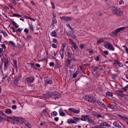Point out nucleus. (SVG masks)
Here are the masks:
<instances>
[{
	"instance_id": "nucleus-12",
	"label": "nucleus",
	"mask_w": 128,
	"mask_h": 128,
	"mask_svg": "<svg viewBox=\"0 0 128 128\" xmlns=\"http://www.w3.org/2000/svg\"><path fill=\"white\" fill-rule=\"evenodd\" d=\"M60 20H64L65 22H70L72 20V18L70 16H63L60 18Z\"/></svg>"
},
{
	"instance_id": "nucleus-10",
	"label": "nucleus",
	"mask_w": 128,
	"mask_h": 128,
	"mask_svg": "<svg viewBox=\"0 0 128 128\" xmlns=\"http://www.w3.org/2000/svg\"><path fill=\"white\" fill-rule=\"evenodd\" d=\"M106 126L107 128H110V125L108 124L106 122H102V123L98 126L100 128H106Z\"/></svg>"
},
{
	"instance_id": "nucleus-2",
	"label": "nucleus",
	"mask_w": 128,
	"mask_h": 128,
	"mask_svg": "<svg viewBox=\"0 0 128 128\" xmlns=\"http://www.w3.org/2000/svg\"><path fill=\"white\" fill-rule=\"evenodd\" d=\"M112 12L113 14H115V16H122V14L124 12L120 9L116 7L115 6H112Z\"/></svg>"
},
{
	"instance_id": "nucleus-60",
	"label": "nucleus",
	"mask_w": 128,
	"mask_h": 128,
	"mask_svg": "<svg viewBox=\"0 0 128 128\" xmlns=\"http://www.w3.org/2000/svg\"><path fill=\"white\" fill-rule=\"evenodd\" d=\"M52 46L53 48H56V44H52Z\"/></svg>"
},
{
	"instance_id": "nucleus-52",
	"label": "nucleus",
	"mask_w": 128,
	"mask_h": 128,
	"mask_svg": "<svg viewBox=\"0 0 128 128\" xmlns=\"http://www.w3.org/2000/svg\"><path fill=\"white\" fill-rule=\"evenodd\" d=\"M53 42H54V44H58V40L56 38L53 39Z\"/></svg>"
},
{
	"instance_id": "nucleus-53",
	"label": "nucleus",
	"mask_w": 128,
	"mask_h": 128,
	"mask_svg": "<svg viewBox=\"0 0 128 128\" xmlns=\"http://www.w3.org/2000/svg\"><path fill=\"white\" fill-rule=\"evenodd\" d=\"M50 28H54V24H52V23H51Z\"/></svg>"
},
{
	"instance_id": "nucleus-45",
	"label": "nucleus",
	"mask_w": 128,
	"mask_h": 128,
	"mask_svg": "<svg viewBox=\"0 0 128 128\" xmlns=\"http://www.w3.org/2000/svg\"><path fill=\"white\" fill-rule=\"evenodd\" d=\"M96 72H98V70L96 69V68H94L93 69L92 73L93 74H96Z\"/></svg>"
},
{
	"instance_id": "nucleus-39",
	"label": "nucleus",
	"mask_w": 128,
	"mask_h": 128,
	"mask_svg": "<svg viewBox=\"0 0 128 128\" xmlns=\"http://www.w3.org/2000/svg\"><path fill=\"white\" fill-rule=\"evenodd\" d=\"M97 103L99 104V106H104V104L100 101H98Z\"/></svg>"
},
{
	"instance_id": "nucleus-24",
	"label": "nucleus",
	"mask_w": 128,
	"mask_h": 128,
	"mask_svg": "<svg viewBox=\"0 0 128 128\" xmlns=\"http://www.w3.org/2000/svg\"><path fill=\"white\" fill-rule=\"evenodd\" d=\"M46 82L47 84H52V80L50 78H47L46 79Z\"/></svg>"
},
{
	"instance_id": "nucleus-9",
	"label": "nucleus",
	"mask_w": 128,
	"mask_h": 128,
	"mask_svg": "<svg viewBox=\"0 0 128 128\" xmlns=\"http://www.w3.org/2000/svg\"><path fill=\"white\" fill-rule=\"evenodd\" d=\"M85 100L88 102H94V96H85Z\"/></svg>"
},
{
	"instance_id": "nucleus-61",
	"label": "nucleus",
	"mask_w": 128,
	"mask_h": 128,
	"mask_svg": "<svg viewBox=\"0 0 128 128\" xmlns=\"http://www.w3.org/2000/svg\"><path fill=\"white\" fill-rule=\"evenodd\" d=\"M54 120L55 122H58V117L54 118Z\"/></svg>"
},
{
	"instance_id": "nucleus-56",
	"label": "nucleus",
	"mask_w": 128,
	"mask_h": 128,
	"mask_svg": "<svg viewBox=\"0 0 128 128\" xmlns=\"http://www.w3.org/2000/svg\"><path fill=\"white\" fill-rule=\"evenodd\" d=\"M51 4L52 6V8H53V10H54V8H55L54 4V3H52V2H51Z\"/></svg>"
},
{
	"instance_id": "nucleus-1",
	"label": "nucleus",
	"mask_w": 128,
	"mask_h": 128,
	"mask_svg": "<svg viewBox=\"0 0 128 128\" xmlns=\"http://www.w3.org/2000/svg\"><path fill=\"white\" fill-rule=\"evenodd\" d=\"M47 98H53L54 100H58L60 96V94L58 92H49L46 94Z\"/></svg>"
},
{
	"instance_id": "nucleus-4",
	"label": "nucleus",
	"mask_w": 128,
	"mask_h": 128,
	"mask_svg": "<svg viewBox=\"0 0 128 128\" xmlns=\"http://www.w3.org/2000/svg\"><path fill=\"white\" fill-rule=\"evenodd\" d=\"M104 46L105 48H106V50H112V52L114 50V45L108 42H105L104 44Z\"/></svg>"
},
{
	"instance_id": "nucleus-46",
	"label": "nucleus",
	"mask_w": 128,
	"mask_h": 128,
	"mask_svg": "<svg viewBox=\"0 0 128 128\" xmlns=\"http://www.w3.org/2000/svg\"><path fill=\"white\" fill-rule=\"evenodd\" d=\"M4 120V118L1 116H0V122H2Z\"/></svg>"
},
{
	"instance_id": "nucleus-3",
	"label": "nucleus",
	"mask_w": 128,
	"mask_h": 128,
	"mask_svg": "<svg viewBox=\"0 0 128 128\" xmlns=\"http://www.w3.org/2000/svg\"><path fill=\"white\" fill-rule=\"evenodd\" d=\"M81 120H82L83 122H86V120L88 122H89V124L94 123V120L92 118H90L88 115H82L81 117Z\"/></svg>"
},
{
	"instance_id": "nucleus-50",
	"label": "nucleus",
	"mask_w": 128,
	"mask_h": 128,
	"mask_svg": "<svg viewBox=\"0 0 128 128\" xmlns=\"http://www.w3.org/2000/svg\"><path fill=\"white\" fill-rule=\"evenodd\" d=\"M84 48V44H81L80 45V50H82V48Z\"/></svg>"
},
{
	"instance_id": "nucleus-43",
	"label": "nucleus",
	"mask_w": 128,
	"mask_h": 128,
	"mask_svg": "<svg viewBox=\"0 0 128 128\" xmlns=\"http://www.w3.org/2000/svg\"><path fill=\"white\" fill-rule=\"evenodd\" d=\"M8 78V76H3L2 78V82H4V80H6V78Z\"/></svg>"
},
{
	"instance_id": "nucleus-44",
	"label": "nucleus",
	"mask_w": 128,
	"mask_h": 128,
	"mask_svg": "<svg viewBox=\"0 0 128 128\" xmlns=\"http://www.w3.org/2000/svg\"><path fill=\"white\" fill-rule=\"evenodd\" d=\"M128 85H127L124 88H122V90H124L126 91L128 90Z\"/></svg>"
},
{
	"instance_id": "nucleus-23",
	"label": "nucleus",
	"mask_w": 128,
	"mask_h": 128,
	"mask_svg": "<svg viewBox=\"0 0 128 128\" xmlns=\"http://www.w3.org/2000/svg\"><path fill=\"white\" fill-rule=\"evenodd\" d=\"M104 42V38H102L97 41L96 44H102Z\"/></svg>"
},
{
	"instance_id": "nucleus-14",
	"label": "nucleus",
	"mask_w": 128,
	"mask_h": 128,
	"mask_svg": "<svg viewBox=\"0 0 128 128\" xmlns=\"http://www.w3.org/2000/svg\"><path fill=\"white\" fill-rule=\"evenodd\" d=\"M108 108L112 110H118V106L116 104H109Z\"/></svg>"
},
{
	"instance_id": "nucleus-28",
	"label": "nucleus",
	"mask_w": 128,
	"mask_h": 128,
	"mask_svg": "<svg viewBox=\"0 0 128 128\" xmlns=\"http://www.w3.org/2000/svg\"><path fill=\"white\" fill-rule=\"evenodd\" d=\"M73 118L76 122H79V120H82V118H78V117H73Z\"/></svg>"
},
{
	"instance_id": "nucleus-7",
	"label": "nucleus",
	"mask_w": 128,
	"mask_h": 128,
	"mask_svg": "<svg viewBox=\"0 0 128 128\" xmlns=\"http://www.w3.org/2000/svg\"><path fill=\"white\" fill-rule=\"evenodd\" d=\"M62 48L60 51V54L62 58H64V48L66 46V43L64 42L62 44Z\"/></svg>"
},
{
	"instance_id": "nucleus-18",
	"label": "nucleus",
	"mask_w": 128,
	"mask_h": 128,
	"mask_svg": "<svg viewBox=\"0 0 128 128\" xmlns=\"http://www.w3.org/2000/svg\"><path fill=\"white\" fill-rule=\"evenodd\" d=\"M114 126L116 128H122V126L120 125H119L118 122H114L113 124Z\"/></svg>"
},
{
	"instance_id": "nucleus-13",
	"label": "nucleus",
	"mask_w": 128,
	"mask_h": 128,
	"mask_svg": "<svg viewBox=\"0 0 128 128\" xmlns=\"http://www.w3.org/2000/svg\"><path fill=\"white\" fill-rule=\"evenodd\" d=\"M69 112H73V114H78L80 112V110H75L74 108H68Z\"/></svg>"
},
{
	"instance_id": "nucleus-31",
	"label": "nucleus",
	"mask_w": 128,
	"mask_h": 128,
	"mask_svg": "<svg viewBox=\"0 0 128 128\" xmlns=\"http://www.w3.org/2000/svg\"><path fill=\"white\" fill-rule=\"evenodd\" d=\"M25 17L27 18H28L30 20H32V22H35L36 21V19L34 18H32V17L26 16H25Z\"/></svg>"
},
{
	"instance_id": "nucleus-54",
	"label": "nucleus",
	"mask_w": 128,
	"mask_h": 128,
	"mask_svg": "<svg viewBox=\"0 0 128 128\" xmlns=\"http://www.w3.org/2000/svg\"><path fill=\"white\" fill-rule=\"evenodd\" d=\"M30 28L32 32H34V26L32 25H30Z\"/></svg>"
},
{
	"instance_id": "nucleus-16",
	"label": "nucleus",
	"mask_w": 128,
	"mask_h": 128,
	"mask_svg": "<svg viewBox=\"0 0 128 128\" xmlns=\"http://www.w3.org/2000/svg\"><path fill=\"white\" fill-rule=\"evenodd\" d=\"M70 72H76V66H72L70 68Z\"/></svg>"
},
{
	"instance_id": "nucleus-63",
	"label": "nucleus",
	"mask_w": 128,
	"mask_h": 128,
	"mask_svg": "<svg viewBox=\"0 0 128 128\" xmlns=\"http://www.w3.org/2000/svg\"><path fill=\"white\" fill-rule=\"evenodd\" d=\"M24 32H26V34H28V30L25 28Z\"/></svg>"
},
{
	"instance_id": "nucleus-30",
	"label": "nucleus",
	"mask_w": 128,
	"mask_h": 128,
	"mask_svg": "<svg viewBox=\"0 0 128 128\" xmlns=\"http://www.w3.org/2000/svg\"><path fill=\"white\" fill-rule=\"evenodd\" d=\"M0 32L1 34H4V36H8V34L6 33V32L2 30H0Z\"/></svg>"
},
{
	"instance_id": "nucleus-5",
	"label": "nucleus",
	"mask_w": 128,
	"mask_h": 128,
	"mask_svg": "<svg viewBox=\"0 0 128 128\" xmlns=\"http://www.w3.org/2000/svg\"><path fill=\"white\" fill-rule=\"evenodd\" d=\"M126 28H128V26L121 27L120 28H118L116 30H115L114 31L112 32V34H114V36H116L120 32H122V30H124Z\"/></svg>"
},
{
	"instance_id": "nucleus-42",
	"label": "nucleus",
	"mask_w": 128,
	"mask_h": 128,
	"mask_svg": "<svg viewBox=\"0 0 128 128\" xmlns=\"http://www.w3.org/2000/svg\"><path fill=\"white\" fill-rule=\"evenodd\" d=\"M95 118H102V115L101 114H96V115H95Z\"/></svg>"
},
{
	"instance_id": "nucleus-25",
	"label": "nucleus",
	"mask_w": 128,
	"mask_h": 128,
	"mask_svg": "<svg viewBox=\"0 0 128 128\" xmlns=\"http://www.w3.org/2000/svg\"><path fill=\"white\" fill-rule=\"evenodd\" d=\"M59 114L60 116H66V114L62 110H59Z\"/></svg>"
},
{
	"instance_id": "nucleus-51",
	"label": "nucleus",
	"mask_w": 128,
	"mask_h": 128,
	"mask_svg": "<svg viewBox=\"0 0 128 128\" xmlns=\"http://www.w3.org/2000/svg\"><path fill=\"white\" fill-rule=\"evenodd\" d=\"M13 64L15 66H16V64H18V62H16V60H14Z\"/></svg>"
},
{
	"instance_id": "nucleus-64",
	"label": "nucleus",
	"mask_w": 128,
	"mask_h": 128,
	"mask_svg": "<svg viewBox=\"0 0 128 128\" xmlns=\"http://www.w3.org/2000/svg\"><path fill=\"white\" fill-rule=\"evenodd\" d=\"M27 38H28V40H30V38H32V36H30V35H28Z\"/></svg>"
},
{
	"instance_id": "nucleus-8",
	"label": "nucleus",
	"mask_w": 128,
	"mask_h": 128,
	"mask_svg": "<svg viewBox=\"0 0 128 128\" xmlns=\"http://www.w3.org/2000/svg\"><path fill=\"white\" fill-rule=\"evenodd\" d=\"M25 82L26 84H32L34 82V77L33 76H30L26 78Z\"/></svg>"
},
{
	"instance_id": "nucleus-35",
	"label": "nucleus",
	"mask_w": 128,
	"mask_h": 128,
	"mask_svg": "<svg viewBox=\"0 0 128 128\" xmlns=\"http://www.w3.org/2000/svg\"><path fill=\"white\" fill-rule=\"evenodd\" d=\"M95 68L97 70H102V68L101 66H98L97 67H95Z\"/></svg>"
},
{
	"instance_id": "nucleus-27",
	"label": "nucleus",
	"mask_w": 128,
	"mask_h": 128,
	"mask_svg": "<svg viewBox=\"0 0 128 128\" xmlns=\"http://www.w3.org/2000/svg\"><path fill=\"white\" fill-rule=\"evenodd\" d=\"M118 116L119 118H124V120H128V117H126L124 116L118 114Z\"/></svg>"
},
{
	"instance_id": "nucleus-48",
	"label": "nucleus",
	"mask_w": 128,
	"mask_h": 128,
	"mask_svg": "<svg viewBox=\"0 0 128 128\" xmlns=\"http://www.w3.org/2000/svg\"><path fill=\"white\" fill-rule=\"evenodd\" d=\"M103 52L104 54H106V56H108V52L107 50H104Z\"/></svg>"
},
{
	"instance_id": "nucleus-57",
	"label": "nucleus",
	"mask_w": 128,
	"mask_h": 128,
	"mask_svg": "<svg viewBox=\"0 0 128 128\" xmlns=\"http://www.w3.org/2000/svg\"><path fill=\"white\" fill-rule=\"evenodd\" d=\"M10 29L12 30L13 32H16V30H14V27H10Z\"/></svg>"
},
{
	"instance_id": "nucleus-62",
	"label": "nucleus",
	"mask_w": 128,
	"mask_h": 128,
	"mask_svg": "<svg viewBox=\"0 0 128 128\" xmlns=\"http://www.w3.org/2000/svg\"><path fill=\"white\" fill-rule=\"evenodd\" d=\"M30 4H32L33 6H36V4H34V2L32 0L30 2Z\"/></svg>"
},
{
	"instance_id": "nucleus-17",
	"label": "nucleus",
	"mask_w": 128,
	"mask_h": 128,
	"mask_svg": "<svg viewBox=\"0 0 128 128\" xmlns=\"http://www.w3.org/2000/svg\"><path fill=\"white\" fill-rule=\"evenodd\" d=\"M50 36H52L56 38L58 34H56V30H54L52 32H51Z\"/></svg>"
},
{
	"instance_id": "nucleus-38",
	"label": "nucleus",
	"mask_w": 128,
	"mask_h": 128,
	"mask_svg": "<svg viewBox=\"0 0 128 128\" xmlns=\"http://www.w3.org/2000/svg\"><path fill=\"white\" fill-rule=\"evenodd\" d=\"M12 24L13 26H16V28H18V24H16V22L12 21Z\"/></svg>"
},
{
	"instance_id": "nucleus-20",
	"label": "nucleus",
	"mask_w": 128,
	"mask_h": 128,
	"mask_svg": "<svg viewBox=\"0 0 128 128\" xmlns=\"http://www.w3.org/2000/svg\"><path fill=\"white\" fill-rule=\"evenodd\" d=\"M68 124H76V122L74 121V120L70 118L68 120Z\"/></svg>"
},
{
	"instance_id": "nucleus-21",
	"label": "nucleus",
	"mask_w": 128,
	"mask_h": 128,
	"mask_svg": "<svg viewBox=\"0 0 128 128\" xmlns=\"http://www.w3.org/2000/svg\"><path fill=\"white\" fill-rule=\"evenodd\" d=\"M68 57L69 58H74V56H73L70 50H68Z\"/></svg>"
},
{
	"instance_id": "nucleus-36",
	"label": "nucleus",
	"mask_w": 128,
	"mask_h": 128,
	"mask_svg": "<svg viewBox=\"0 0 128 128\" xmlns=\"http://www.w3.org/2000/svg\"><path fill=\"white\" fill-rule=\"evenodd\" d=\"M122 46L125 49V52H126V54H128V46Z\"/></svg>"
},
{
	"instance_id": "nucleus-32",
	"label": "nucleus",
	"mask_w": 128,
	"mask_h": 128,
	"mask_svg": "<svg viewBox=\"0 0 128 128\" xmlns=\"http://www.w3.org/2000/svg\"><path fill=\"white\" fill-rule=\"evenodd\" d=\"M106 96H112V93L110 92H107Z\"/></svg>"
},
{
	"instance_id": "nucleus-29",
	"label": "nucleus",
	"mask_w": 128,
	"mask_h": 128,
	"mask_svg": "<svg viewBox=\"0 0 128 128\" xmlns=\"http://www.w3.org/2000/svg\"><path fill=\"white\" fill-rule=\"evenodd\" d=\"M52 116H58V112L56 111H54L51 113Z\"/></svg>"
},
{
	"instance_id": "nucleus-58",
	"label": "nucleus",
	"mask_w": 128,
	"mask_h": 128,
	"mask_svg": "<svg viewBox=\"0 0 128 128\" xmlns=\"http://www.w3.org/2000/svg\"><path fill=\"white\" fill-rule=\"evenodd\" d=\"M124 4V0H120L119 2V4Z\"/></svg>"
},
{
	"instance_id": "nucleus-55",
	"label": "nucleus",
	"mask_w": 128,
	"mask_h": 128,
	"mask_svg": "<svg viewBox=\"0 0 128 128\" xmlns=\"http://www.w3.org/2000/svg\"><path fill=\"white\" fill-rule=\"evenodd\" d=\"M12 110H16V105H14L12 106Z\"/></svg>"
},
{
	"instance_id": "nucleus-40",
	"label": "nucleus",
	"mask_w": 128,
	"mask_h": 128,
	"mask_svg": "<svg viewBox=\"0 0 128 128\" xmlns=\"http://www.w3.org/2000/svg\"><path fill=\"white\" fill-rule=\"evenodd\" d=\"M31 67L32 68H34L35 70H36V68L35 66H34V63H30V64Z\"/></svg>"
},
{
	"instance_id": "nucleus-26",
	"label": "nucleus",
	"mask_w": 128,
	"mask_h": 128,
	"mask_svg": "<svg viewBox=\"0 0 128 128\" xmlns=\"http://www.w3.org/2000/svg\"><path fill=\"white\" fill-rule=\"evenodd\" d=\"M24 124L28 128H32V125H30L28 122H25Z\"/></svg>"
},
{
	"instance_id": "nucleus-22",
	"label": "nucleus",
	"mask_w": 128,
	"mask_h": 128,
	"mask_svg": "<svg viewBox=\"0 0 128 128\" xmlns=\"http://www.w3.org/2000/svg\"><path fill=\"white\" fill-rule=\"evenodd\" d=\"M6 114H12V110L10 109H6L5 111Z\"/></svg>"
},
{
	"instance_id": "nucleus-6",
	"label": "nucleus",
	"mask_w": 128,
	"mask_h": 128,
	"mask_svg": "<svg viewBox=\"0 0 128 128\" xmlns=\"http://www.w3.org/2000/svg\"><path fill=\"white\" fill-rule=\"evenodd\" d=\"M2 62H4V68L7 70L8 67V59L6 58V57H3L2 59Z\"/></svg>"
},
{
	"instance_id": "nucleus-59",
	"label": "nucleus",
	"mask_w": 128,
	"mask_h": 128,
	"mask_svg": "<svg viewBox=\"0 0 128 128\" xmlns=\"http://www.w3.org/2000/svg\"><path fill=\"white\" fill-rule=\"evenodd\" d=\"M1 46H2V48H4V50L5 48H6V45L4 44H2Z\"/></svg>"
},
{
	"instance_id": "nucleus-41",
	"label": "nucleus",
	"mask_w": 128,
	"mask_h": 128,
	"mask_svg": "<svg viewBox=\"0 0 128 128\" xmlns=\"http://www.w3.org/2000/svg\"><path fill=\"white\" fill-rule=\"evenodd\" d=\"M9 44H11V46H16V44H14V42L12 41H10Z\"/></svg>"
},
{
	"instance_id": "nucleus-33",
	"label": "nucleus",
	"mask_w": 128,
	"mask_h": 128,
	"mask_svg": "<svg viewBox=\"0 0 128 128\" xmlns=\"http://www.w3.org/2000/svg\"><path fill=\"white\" fill-rule=\"evenodd\" d=\"M56 22H56V18H53L51 24H56Z\"/></svg>"
},
{
	"instance_id": "nucleus-15",
	"label": "nucleus",
	"mask_w": 128,
	"mask_h": 128,
	"mask_svg": "<svg viewBox=\"0 0 128 128\" xmlns=\"http://www.w3.org/2000/svg\"><path fill=\"white\" fill-rule=\"evenodd\" d=\"M70 62H71V60H67L65 62V66H67V67L70 66Z\"/></svg>"
},
{
	"instance_id": "nucleus-47",
	"label": "nucleus",
	"mask_w": 128,
	"mask_h": 128,
	"mask_svg": "<svg viewBox=\"0 0 128 128\" xmlns=\"http://www.w3.org/2000/svg\"><path fill=\"white\" fill-rule=\"evenodd\" d=\"M94 60H96V61H98L99 62V60H100V56H96L95 58H94Z\"/></svg>"
},
{
	"instance_id": "nucleus-49",
	"label": "nucleus",
	"mask_w": 128,
	"mask_h": 128,
	"mask_svg": "<svg viewBox=\"0 0 128 128\" xmlns=\"http://www.w3.org/2000/svg\"><path fill=\"white\" fill-rule=\"evenodd\" d=\"M50 66H54V62H50L49 64Z\"/></svg>"
},
{
	"instance_id": "nucleus-19",
	"label": "nucleus",
	"mask_w": 128,
	"mask_h": 128,
	"mask_svg": "<svg viewBox=\"0 0 128 128\" xmlns=\"http://www.w3.org/2000/svg\"><path fill=\"white\" fill-rule=\"evenodd\" d=\"M80 74V71L76 70L73 74L72 78H76V76Z\"/></svg>"
},
{
	"instance_id": "nucleus-37",
	"label": "nucleus",
	"mask_w": 128,
	"mask_h": 128,
	"mask_svg": "<svg viewBox=\"0 0 128 128\" xmlns=\"http://www.w3.org/2000/svg\"><path fill=\"white\" fill-rule=\"evenodd\" d=\"M66 26H68V28H70V30H74V28H72V26H70V24H66Z\"/></svg>"
},
{
	"instance_id": "nucleus-34",
	"label": "nucleus",
	"mask_w": 128,
	"mask_h": 128,
	"mask_svg": "<svg viewBox=\"0 0 128 128\" xmlns=\"http://www.w3.org/2000/svg\"><path fill=\"white\" fill-rule=\"evenodd\" d=\"M48 109L46 108L43 110V112L44 114L45 115L48 114Z\"/></svg>"
},
{
	"instance_id": "nucleus-11",
	"label": "nucleus",
	"mask_w": 128,
	"mask_h": 128,
	"mask_svg": "<svg viewBox=\"0 0 128 128\" xmlns=\"http://www.w3.org/2000/svg\"><path fill=\"white\" fill-rule=\"evenodd\" d=\"M69 41L70 42V44L72 46V48H74L76 50H78V45H76V42H74V40H72L70 38L69 39Z\"/></svg>"
}]
</instances>
